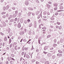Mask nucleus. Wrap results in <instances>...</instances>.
I'll return each mask as SVG.
<instances>
[{
	"instance_id": "nucleus-57",
	"label": "nucleus",
	"mask_w": 64,
	"mask_h": 64,
	"mask_svg": "<svg viewBox=\"0 0 64 64\" xmlns=\"http://www.w3.org/2000/svg\"><path fill=\"white\" fill-rule=\"evenodd\" d=\"M63 47L64 48V45H63Z\"/></svg>"
},
{
	"instance_id": "nucleus-7",
	"label": "nucleus",
	"mask_w": 64,
	"mask_h": 64,
	"mask_svg": "<svg viewBox=\"0 0 64 64\" xmlns=\"http://www.w3.org/2000/svg\"><path fill=\"white\" fill-rule=\"evenodd\" d=\"M58 52L60 53H63V52L62 51H61L60 50H58Z\"/></svg>"
},
{
	"instance_id": "nucleus-41",
	"label": "nucleus",
	"mask_w": 64,
	"mask_h": 64,
	"mask_svg": "<svg viewBox=\"0 0 64 64\" xmlns=\"http://www.w3.org/2000/svg\"><path fill=\"white\" fill-rule=\"evenodd\" d=\"M13 62V61L12 60H11L10 61V63H12Z\"/></svg>"
},
{
	"instance_id": "nucleus-26",
	"label": "nucleus",
	"mask_w": 64,
	"mask_h": 64,
	"mask_svg": "<svg viewBox=\"0 0 64 64\" xmlns=\"http://www.w3.org/2000/svg\"><path fill=\"white\" fill-rule=\"evenodd\" d=\"M7 50H9V47H7V48H6Z\"/></svg>"
},
{
	"instance_id": "nucleus-35",
	"label": "nucleus",
	"mask_w": 64,
	"mask_h": 64,
	"mask_svg": "<svg viewBox=\"0 0 64 64\" xmlns=\"http://www.w3.org/2000/svg\"><path fill=\"white\" fill-rule=\"evenodd\" d=\"M46 33V32H42L43 34H45V33Z\"/></svg>"
},
{
	"instance_id": "nucleus-27",
	"label": "nucleus",
	"mask_w": 64,
	"mask_h": 64,
	"mask_svg": "<svg viewBox=\"0 0 64 64\" xmlns=\"http://www.w3.org/2000/svg\"><path fill=\"white\" fill-rule=\"evenodd\" d=\"M14 45H16V44H17V43L16 42H14Z\"/></svg>"
},
{
	"instance_id": "nucleus-37",
	"label": "nucleus",
	"mask_w": 64,
	"mask_h": 64,
	"mask_svg": "<svg viewBox=\"0 0 64 64\" xmlns=\"http://www.w3.org/2000/svg\"><path fill=\"white\" fill-rule=\"evenodd\" d=\"M31 41V39H30V40H29L28 42H27V43H28L29 41Z\"/></svg>"
},
{
	"instance_id": "nucleus-46",
	"label": "nucleus",
	"mask_w": 64,
	"mask_h": 64,
	"mask_svg": "<svg viewBox=\"0 0 64 64\" xmlns=\"http://www.w3.org/2000/svg\"><path fill=\"white\" fill-rule=\"evenodd\" d=\"M48 14L49 15H50V13L49 12H48Z\"/></svg>"
},
{
	"instance_id": "nucleus-43",
	"label": "nucleus",
	"mask_w": 64,
	"mask_h": 64,
	"mask_svg": "<svg viewBox=\"0 0 64 64\" xmlns=\"http://www.w3.org/2000/svg\"><path fill=\"white\" fill-rule=\"evenodd\" d=\"M2 17L3 18H5V16H3Z\"/></svg>"
},
{
	"instance_id": "nucleus-31",
	"label": "nucleus",
	"mask_w": 64,
	"mask_h": 64,
	"mask_svg": "<svg viewBox=\"0 0 64 64\" xmlns=\"http://www.w3.org/2000/svg\"><path fill=\"white\" fill-rule=\"evenodd\" d=\"M44 54H46V53H47V52H44Z\"/></svg>"
},
{
	"instance_id": "nucleus-21",
	"label": "nucleus",
	"mask_w": 64,
	"mask_h": 64,
	"mask_svg": "<svg viewBox=\"0 0 64 64\" xmlns=\"http://www.w3.org/2000/svg\"><path fill=\"white\" fill-rule=\"evenodd\" d=\"M48 4H52V2H48Z\"/></svg>"
},
{
	"instance_id": "nucleus-19",
	"label": "nucleus",
	"mask_w": 64,
	"mask_h": 64,
	"mask_svg": "<svg viewBox=\"0 0 64 64\" xmlns=\"http://www.w3.org/2000/svg\"><path fill=\"white\" fill-rule=\"evenodd\" d=\"M24 52H22V55H24Z\"/></svg>"
},
{
	"instance_id": "nucleus-20",
	"label": "nucleus",
	"mask_w": 64,
	"mask_h": 64,
	"mask_svg": "<svg viewBox=\"0 0 64 64\" xmlns=\"http://www.w3.org/2000/svg\"><path fill=\"white\" fill-rule=\"evenodd\" d=\"M27 21L28 22H30V20L29 19Z\"/></svg>"
},
{
	"instance_id": "nucleus-3",
	"label": "nucleus",
	"mask_w": 64,
	"mask_h": 64,
	"mask_svg": "<svg viewBox=\"0 0 64 64\" xmlns=\"http://www.w3.org/2000/svg\"><path fill=\"white\" fill-rule=\"evenodd\" d=\"M57 56H58L60 57V56H62V54H57Z\"/></svg>"
},
{
	"instance_id": "nucleus-39",
	"label": "nucleus",
	"mask_w": 64,
	"mask_h": 64,
	"mask_svg": "<svg viewBox=\"0 0 64 64\" xmlns=\"http://www.w3.org/2000/svg\"><path fill=\"white\" fill-rule=\"evenodd\" d=\"M44 18H47V17L46 16H44Z\"/></svg>"
},
{
	"instance_id": "nucleus-62",
	"label": "nucleus",
	"mask_w": 64,
	"mask_h": 64,
	"mask_svg": "<svg viewBox=\"0 0 64 64\" xmlns=\"http://www.w3.org/2000/svg\"><path fill=\"white\" fill-rule=\"evenodd\" d=\"M0 51H1V50H0Z\"/></svg>"
},
{
	"instance_id": "nucleus-23",
	"label": "nucleus",
	"mask_w": 64,
	"mask_h": 64,
	"mask_svg": "<svg viewBox=\"0 0 64 64\" xmlns=\"http://www.w3.org/2000/svg\"><path fill=\"white\" fill-rule=\"evenodd\" d=\"M58 14V12H56L55 14V15L56 16Z\"/></svg>"
},
{
	"instance_id": "nucleus-25",
	"label": "nucleus",
	"mask_w": 64,
	"mask_h": 64,
	"mask_svg": "<svg viewBox=\"0 0 64 64\" xmlns=\"http://www.w3.org/2000/svg\"><path fill=\"white\" fill-rule=\"evenodd\" d=\"M22 58L21 57L20 59V61H21V60H22Z\"/></svg>"
},
{
	"instance_id": "nucleus-36",
	"label": "nucleus",
	"mask_w": 64,
	"mask_h": 64,
	"mask_svg": "<svg viewBox=\"0 0 64 64\" xmlns=\"http://www.w3.org/2000/svg\"><path fill=\"white\" fill-rule=\"evenodd\" d=\"M63 10H58L57 12H60V11H63Z\"/></svg>"
},
{
	"instance_id": "nucleus-59",
	"label": "nucleus",
	"mask_w": 64,
	"mask_h": 64,
	"mask_svg": "<svg viewBox=\"0 0 64 64\" xmlns=\"http://www.w3.org/2000/svg\"><path fill=\"white\" fill-rule=\"evenodd\" d=\"M24 57H25V55H24Z\"/></svg>"
},
{
	"instance_id": "nucleus-28",
	"label": "nucleus",
	"mask_w": 64,
	"mask_h": 64,
	"mask_svg": "<svg viewBox=\"0 0 64 64\" xmlns=\"http://www.w3.org/2000/svg\"><path fill=\"white\" fill-rule=\"evenodd\" d=\"M12 58V60H15V59H14V58Z\"/></svg>"
},
{
	"instance_id": "nucleus-38",
	"label": "nucleus",
	"mask_w": 64,
	"mask_h": 64,
	"mask_svg": "<svg viewBox=\"0 0 64 64\" xmlns=\"http://www.w3.org/2000/svg\"><path fill=\"white\" fill-rule=\"evenodd\" d=\"M25 48V50H27V49H28V48Z\"/></svg>"
},
{
	"instance_id": "nucleus-29",
	"label": "nucleus",
	"mask_w": 64,
	"mask_h": 64,
	"mask_svg": "<svg viewBox=\"0 0 64 64\" xmlns=\"http://www.w3.org/2000/svg\"><path fill=\"white\" fill-rule=\"evenodd\" d=\"M2 43H0V46H2Z\"/></svg>"
},
{
	"instance_id": "nucleus-12",
	"label": "nucleus",
	"mask_w": 64,
	"mask_h": 64,
	"mask_svg": "<svg viewBox=\"0 0 64 64\" xmlns=\"http://www.w3.org/2000/svg\"><path fill=\"white\" fill-rule=\"evenodd\" d=\"M42 29L44 30H46V28L45 27H44L43 28H42Z\"/></svg>"
},
{
	"instance_id": "nucleus-51",
	"label": "nucleus",
	"mask_w": 64,
	"mask_h": 64,
	"mask_svg": "<svg viewBox=\"0 0 64 64\" xmlns=\"http://www.w3.org/2000/svg\"><path fill=\"white\" fill-rule=\"evenodd\" d=\"M41 1H42V2H43V0H41Z\"/></svg>"
},
{
	"instance_id": "nucleus-14",
	"label": "nucleus",
	"mask_w": 64,
	"mask_h": 64,
	"mask_svg": "<svg viewBox=\"0 0 64 64\" xmlns=\"http://www.w3.org/2000/svg\"><path fill=\"white\" fill-rule=\"evenodd\" d=\"M0 34L1 35H2V36L4 35V34H3V33H2V32H0Z\"/></svg>"
},
{
	"instance_id": "nucleus-33",
	"label": "nucleus",
	"mask_w": 64,
	"mask_h": 64,
	"mask_svg": "<svg viewBox=\"0 0 64 64\" xmlns=\"http://www.w3.org/2000/svg\"><path fill=\"white\" fill-rule=\"evenodd\" d=\"M23 38H22V39L21 40H20V42H22V40H23Z\"/></svg>"
},
{
	"instance_id": "nucleus-4",
	"label": "nucleus",
	"mask_w": 64,
	"mask_h": 64,
	"mask_svg": "<svg viewBox=\"0 0 64 64\" xmlns=\"http://www.w3.org/2000/svg\"><path fill=\"white\" fill-rule=\"evenodd\" d=\"M26 57L27 58H29V56L27 55V54H26Z\"/></svg>"
},
{
	"instance_id": "nucleus-49",
	"label": "nucleus",
	"mask_w": 64,
	"mask_h": 64,
	"mask_svg": "<svg viewBox=\"0 0 64 64\" xmlns=\"http://www.w3.org/2000/svg\"><path fill=\"white\" fill-rule=\"evenodd\" d=\"M42 31H46V30H42Z\"/></svg>"
},
{
	"instance_id": "nucleus-60",
	"label": "nucleus",
	"mask_w": 64,
	"mask_h": 64,
	"mask_svg": "<svg viewBox=\"0 0 64 64\" xmlns=\"http://www.w3.org/2000/svg\"><path fill=\"white\" fill-rule=\"evenodd\" d=\"M5 9H6V8H5V9H4V10H5Z\"/></svg>"
},
{
	"instance_id": "nucleus-50",
	"label": "nucleus",
	"mask_w": 64,
	"mask_h": 64,
	"mask_svg": "<svg viewBox=\"0 0 64 64\" xmlns=\"http://www.w3.org/2000/svg\"><path fill=\"white\" fill-rule=\"evenodd\" d=\"M14 8V10H15V8Z\"/></svg>"
},
{
	"instance_id": "nucleus-18",
	"label": "nucleus",
	"mask_w": 64,
	"mask_h": 64,
	"mask_svg": "<svg viewBox=\"0 0 64 64\" xmlns=\"http://www.w3.org/2000/svg\"><path fill=\"white\" fill-rule=\"evenodd\" d=\"M57 24L58 25H60V22H57Z\"/></svg>"
},
{
	"instance_id": "nucleus-2",
	"label": "nucleus",
	"mask_w": 64,
	"mask_h": 64,
	"mask_svg": "<svg viewBox=\"0 0 64 64\" xmlns=\"http://www.w3.org/2000/svg\"><path fill=\"white\" fill-rule=\"evenodd\" d=\"M24 34V32L23 31L21 32L20 33V35H23Z\"/></svg>"
},
{
	"instance_id": "nucleus-24",
	"label": "nucleus",
	"mask_w": 64,
	"mask_h": 64,
	"mask_svg": "<svg viewBox=\"0 0 64 64\" xmlns=\"http://www.w3.org/2000/svg\"><path fill=\"white\" fill-rule=\"evenodd\" d=\"M50 37V35L48 36H47V38H49Z\"/></svg>"
},
{
	"instance_id": "nucleus-47",
	"label": "nucleus",
	"mask_w": 64,
	"mask_h": 64,
	"mask_svg": "<svg viewBox=\"0 0 64 64\" xmlns=\"http://www.w3.org/2000/svg\"><path fill=\"white\" fill-rule=\"evenodd\" d=\"M8 38H10V37L9 36H8Z\"/></svg>"
},
{
	"instance_id": "nucleus-9",
	"label": "nucleus",
	"mask_w": 64,
	"mask_h": 64,
	"mask_svg": "<svg viewBox=\"0 0 64 64\" xmlns=\"http://www.w3.org/2000/svg\"><path fill=\"white\" fill-rule=\"evenodd\" d=\"M48 57H50V56H51V54H48Z\"/></svg>"
},
{
	"instance_id": "nucleus-8",
	"label": "nucleus",
	"mask_w": 64,
	"mask_h": 64,
	"mask_svg": "<svg viewBox=\"0 0 64 64\" xmlns=\"http://www.w3.org/2000/svg\"><path fill=\"white\" fill-rule=\"evenodd\" d=\"M60 10H62V9H63V7L62 6H60Z\"/></svg>"
},
{
	"instance_id": "nucleus-61",
	"label": "nucleus",
	"mask_w": 64,
	"mask_h": 64,
	"mask_svg": "<svg viewBox=\"0 0 64 64\" xmlns=\"http://www.w3.org/2000/svg\"><path fill=\"white\" fill-rule=\"evenodd\" d=\"M1 48V47L0 46V48Z\"/></svg>"
},
{
	"instance_id": "nucleus-58",
	"label": "nucleus",
	"mask_w": 64,
	"mask_h": 64,
	"mask_svg": "<svg viewBox=\"0 0 64 64\" xmlns=\"http://www.w3.org/2000/svg\"><path fill=\"white\" fill-rule=\"evenodd\" d=\"M4 8H5V7H4V8H3V9H4Z\"/></svg>"
},
{
	"instance_id": "nucleus-55",
	"label": "nucleus",
	"mask_w": 64,
	"mask_h": 64,
	"mask_svg": "<svg viewBox=\"0 0 64 64\" xmlns=\"http://www.w3.org/2000/svg\"><path fill=\"white\" fill-rule=\"evenodd\" d=\"M44 13H46V12H44Z\"/></svg>"
},
{
	"instance_id": "nucleus-1",
	"label": "nucleus",
	"mask_w": 64,
	"mask_h": 64,
	"mask_svg": "<svg viewBox=\"0 0 64 64\" xmlns=\"http://www.w3.org/2000/svg\"><path fill=\"white\" fill-rule=\"evenodd\" d=\"M21 26V24L19 22L18 23V28H20Z\"/></svg>"
},
{
	"instance_id": "nucleus-13",
	"label": "nucleus",
	"mask_w": 64,
	"mask_h": 64,
	"mask_svg": "<svg viewBox=\"0 0 64 64\" xmlns=\"http://www.w3.org/2000/svg\"><path fill=\"white\" fill-rule=\"evenodd\" d=\"M11 57H9V58H8V60L9 61H10V60H11Z\"/></svg>"
},
{
	"instance_id": "nucleus-34",
	"label": "nucleus",
	"mask_w": 64,
	"mask_h": 64,
	"mask_svg": "<svg viewBox=\"0 0 64 64\" xmlns=\"http://www.w3.org/2000/svg\"><path fill=\"white\" fill-rule=\"evenodd\" d=\"M29 27H31V24H30V25H29Z\"/></svg>"
},
{
	"instance_id": "nucleus-15",
	"label": "nucleus",
	"mask_w": 64,
	"mask_h": 64,
	"mask_svg": "<svg viewBox=\"0 0 64 64\" xmlns=\"http://www.w3.org/2000/svg\"><path fill=\"white\" fill-rule=\"evenodd\" d=\"M12 41V40L11 39H9V42L10 43L11 42V41Z\"/></svg>"
},
{
	"instance_id": "nucleus-30",
	"label": "nucleus",
	"mask_w": 64,
	"mask_h": 64,
	"mask_svg": "<svg viewBox=\"0 0 64 64\" xmlns=\"http://www.w3.org/2000/svg\"><path fill=\"white\" fill-rule=\"evenodd\" d=\"M39 28H40V29L41 28V25H39Z\"/></svg>"
},
{
	"instance_id": "nucleus-45",
	"label": "nucleus",
	"mask_w": 64,
	"mask_h": 64,
	"mask_svg": "<svg viewBox=\"0 0 64 64\" xmlns=\"http://www.w3.org/2000/svg\"><path fill=\"white\" fill-rule=\"evenodd\" d=\"M5 54H6V52H5V53H4V54H3V55H5Z\"/></svg>"
},
{
	"instance_id": "nucleus-52",
	"label": "nucleus",
	"mask_w": 64,
	"mask_h": 64,
	"mask_svg": "<svg viewBox=\"0 0 64 64\" xmlns=\"http://www.w3.org/2000/svg\"><path fill=\"white\" fill-rule=\"evenodd\" d=\"M12 39H13V38H12Z\"/></svg>"
},
{
	"instance_id": "nucleus-5",
	"label": "nucleus",
	"mask_w": 64,
	"mask_h": 64,
	"mask_svg": "<svg viewBox=\"0 0 64 64\" xmlns=\"http://www.w3.org/2000/svg\"><path fill=\"white\" fill-rule=\"evenodd\" d=\"M54 6H55L56 7H57L58 4H57L55 3L54 4Z\"/></svg>"
},
{
	"instance_id": "nucleus-63",
	"label": "nucleus",
	"mask_w": 64,
	"mask_h": 64,
	"mask_svg": "<svg viewBox=\"0 0 64 64\" xmlns=\"http://www.w3.org/2000/svg\"><path fill=\"white\" fill-rule=\"evenodd\" d=\"M1 21V20L0 19V22Z\"/></svg>"
},
{
	"instance_id": "nucleus-17",
	"label": "nucleus",
	"mask_w": 64,
	"mask_h": 64,
	"mask_svg": "<svg viewBox=\"0 0 64 64\" xmlns=\"http://www.w3.org/2000/svg\"><path fill=\"white\" fill-rule=\"evenodd\" d=\"M62 28V27H61V26H60L59 28V29L60 30H61V29Z\"/></svg>"
},
{
	"instance_id": "nucleus-56",
	"label": "nucleus",
	"mask_w": 64,
	"mask_h": 64,
	"mask_svg": "<svg viewBox=\"0 0 64 64\" xmlns=\"http://www.w3.org/2000/svg\"><path fill=\"white\" fill-rule=\"evenodd\" d=\"M54 64H57L56 63H54Z\"/></svg>"
},
{
	"instance_id": "nucleus-64",
	"label": "nucleus",
	"mask_w": 64,
	"mask_h": 64,
	"mask_svg": "<svg viewBox=\"0 0 64 64\" xmlns=\"http://www.w3.org/2000/svg\"><path fill=\"white\" fill-rule=\"evenodd\" d=\"M19 48H20V47H19Z\"/></svg>"
},
{
	"instance_id": "nucleus-11",
	"label": "nucleus",
	"mask_w": 64,
	"mask_h": 64,
	"mask_svg": "<svg viewBox=\"0 0 64 64\" xmlns=\"http://www.w3.org/2000/svg\"><path fill=\"white\" fill-rule=\"evenodd\" d=\"M12 35V33H10L9 34V36H11Z\"/></svg>"
},
{
	"instance_id": "nucleus-22",
	"label": "nucleus",
	"mask_w": 64,
	"mask_h": 64,
	"mask_svg": "<svg viewBox=\"0 0 64 64\" xmlns=\"http://www.w3.org/2000/svg\"><path fill=\"white\" fill-rule=\"evenodd\" d=\"M23 41H24V42L26 41V39H24L23 40Z\"/></svg>"
},
{
	"instance_id": "nucleus-40",
	"label": "nucleus",
	"mask_w": 64,
	"mask_h": 64,
	"mask_svg": "<svg viewBox=\"0 0 64 64\" xmlns=\"http://www.w3.org/2000/svg\"><path fill=\"white\" fill-rule=\"evenodd\" d=\"M52 57H53V59H54V58H55V57L54 56H53Z\"/></svg>"
},
{
	"instance_id": "nucleus-44",
	"label": "nucleus",
	"mask_w": 64,
	"mask_h": 64,
	"mask_svg": "<svg viewBox=\"0 0 64 64\" xmlns=\"http://www.w3.org/2000/svg\"><path fill=\"white\" fill-rule=\"evenodd\" d=\"M4 12H2V14H4Z\"/></svg>"
},
{
	"instance_id": "nucleus-42",
	"label": "nucleus",
	"mask_w": 64,
	"mask_h": 64,
	"mask_svg": "<svg viewBox=\"0 0 64 64\" xmlns=\"http://www.w3.org/2000/svg\"><path fill=\"white\" fill-rule=\"evenodd\" d=\"M20 22H23V20H20Z\"/></svg>"
},
{
	"instance_id": "nucleus-54",
	"label": "nucleus",
	"mask_w": 64,
	"mask_h": 64,
	"mask_svg": "<svg viewBox=\"0 0 64 64\" xmlns=\"http://www.w3.org/2000/svg\"><path fill=\"white\" fill-rule=\"evenodd\" d=\"M37 62H36V64H37Z\"/></svg>"
},
{
	"instance_id": "nucleus-48",
	"label": "nucleus",
	"mask_w": 64,
	"mask_h": 64,
	"mask_svg": "<svg viewBox=\"0 0 64 64\" xmlns=\"http://www.w3.org/2000/svg\"><path fill=\"white\" fill-rule=\"evenodd\" d=\"M41 25H42V26H43L44 25L43 24H41Z\"/></svg>"
},
{
	"instance_id": "nucleus-10",
	"label": "nucleus",
	"mask_w": 64,
	"mask_h": 64,
	"mask_svg": "<svg viewBox=\"0 0 64 64\" xmlns=\"http://www.w3.org/2000/svg\"><path fill=\"white\" fill-rule=\"evenodd\" d=\"M4 41H7V38L6 37L4 38Z\"/></svg>"
},
{
	"instance_id": "nucleus-16",
	"label": "nucleus",
	"mask_w": 64,
	"mask_h": 64,
	"mask_svg": "<svg viewBox=\"0 0 64 64\" xmlns=\"http://www.w3.org/2000/svg\"><path fill=\"white\" fill-rule=\"evenodd\" d=\"M54 10H57V7H55L54 8Z\"/></svg>"
},
{
	"instance_id": "nucleus-53",
	"label": "nucleus",
	"mask_w": 64,
	"mask_h": 64,
	"mask_svg": "<svg viewBox=\"0 0 64 64\" xmlns=\"http://www.w3.org/2000/svg\"><path fill=\"white\" fill-rule=\"evenodd\" d=\"M30 42H29L28 43V44H30Z\"/></svg>"
},
{
	"instance_id": "nucleus-32",
	"label": "nucleus",
	"mask_w": 64,
	"mask_h": 64,
	"mask_svg": "<svg viewBox=\"0 0 64 64\" xmlns=\"http://www.w3.org/2000/svg\"><path fill=\"white\" fill-rule=\"evenodd\" d=\"M58 27H59V26H56V28H58Z\"/></svg>"
},
{
	"instance_id": "nucleus-6",
	"label": "nucleus",
	"mask_w": 64,
	"mask_h": 64,
	"mask_svg": "<svg viewBox=\"0 0 64 64\" xmlns=\"http://www.w3.org/2000/svg\"><path fill=\"white\" fill-rule=\"evenodd\" d=\"M25 4H26V5H29V2H27L26 3L25 2Z\"/></svg>"
}]
</instances>
